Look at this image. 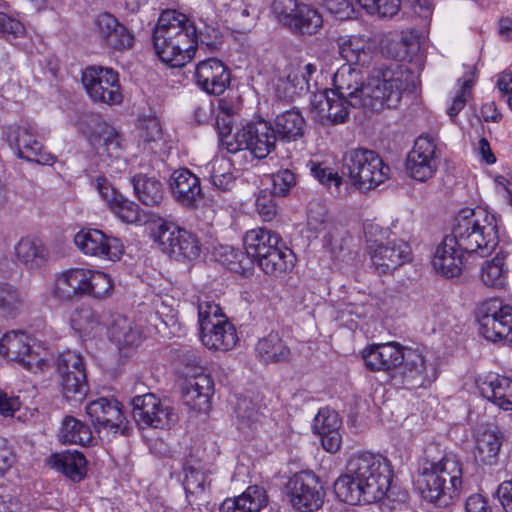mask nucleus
<instances>
[{
	"mask_svg": "<svg viewBox=\"0 0 512 512\" xmlns=\"http://www.w3.org/2000/svg\"><path fill=\"white\" fill-rule=\"evenodd\" d=\"M21 304L19 291L8 283H0V314L14 318L18 314Z\"/></svg>",
	"mask_w": 512,
	"mask_h": 512,
	"instance_id": "3c124183",
	"label": "nucleus"
},
{
	"mask_svg": "<svg viewBox=\"0 0 512 512\" xmlns=\"http://www.w3.org/2000/svg\"><path fill=\"white\" fill-rule=\"evenodd\" d=\"M63 394L68 400L81 401L89 391L86 369L77 370L74 375L60 381Z\"/></svg>",
	"mask_w": 512,
	"mask_h": 512,
	"instance_id": "8fccbe9b",
	"label": "nucleus"
},
{
	"mask_svg": "<svg viewBox=\"0 0 512 512\" xmlns=\"http://www.w3.org/2000/svg\"><path fill=\"white\" fill-rule=\"evenodd\" d=\"M409 77L410 73L403 64L382 63L370 72L360 87L354 89V100L372 112L397 108Z\"/></svg>",
	"mask_w": 512,
	"mask_h": 512,
	"instance_id": "7ed1b4c3",
	"label": "nucleus"
},
{
	"mask_svg": "<svg viewBox=\"0 0 512 512\" xmlns=\"http://www.w3.org/2000/svg\"><path fill=\"white\" fill-rule=\"evenodd\" d=\"M6 140L18 158L43 165H52L55 157L42 151L38 130L34 122L21 121L9 125L5 130Z\"/></svg>",
	"mask_w": 512,
	"mask_h": 512,
	"instance_id": "9b49d317",
	"label": "nucleus"
},
{
	"mask_svg": "<svg viewBox=\"0 0 512 512\" xmlns=\"http://www.w3.org/2000/svg\"><path fill=\"white\" fill-rule=\"evenodd\" d=\"M51 465L73 482H80L87 473V460L77 450H67L51 456Z\"/></svg>",
	"mask_w": 512,
	"mask_h": 512,
	"instance_id": "c9c22d12",
	"label": "nucleus"
},
{
	"mask_svg": "<svg viewBox=\"0 0 512 512\" xmlns=\"http://www.w3.org/2000/svg\"><path fill=\"white\" fill-rule=\"evenodd\" d=\"M25 33L26 29L23 23L0 12V35L10 40L23 37Z\"/></svg>",
	"mask_w": 512,
	"mask_h": 512,
	"instance_id": "052dcab7",
	"label": "nucleus"
},
{
	"mask_svg": "<svg viewBox=\"0 0 512 512\" xmlns=\"http://www.w3.org/2000/svg\"><path fill=\"white\" fill-rule=\"evenodd\" d=\"M334 493L336 498L345 504L350 505L352 499V476L349 474L341 475L334 482Z\"/></svg>",
	"mask_w": 512,
	"mask_h": 512,
	"instance_id": "69168bd1",
	"label": "nucleus"
},
{
	"mask_svg": "<svg viewBox=\"0 0 512 512\" xmlns=\"http://www.w3.org/2000/svg\"><path fill=\"white\" fill-rule=\"evenodd\" d=\"M220 262L234 273L247 276L252 273L254 264L246 249L233 246H221L219 251Z\"/></svg>",
	"mask_w": 512,
	"mask_h": 512,
	"instance_id": "c03bdc74",
	"label": "nucleus"
},
{
	"mask_svg": "<svg viewBox=\"0 0 512 512\" xmlns=\"http://www.w3.org/2000/svg\"><path fill=\"white\" fill-rule=\"evenodd\" d=\"M273 128L278 140L292 142L303 136L305 120L299 110L290 109L276 115Z\"/></svg>",
	"mask_w": 512,
	"mask_h": 512,
	"instance_id": "e433bc0d",
	"label": "nucleus"
},
{
	"mask_svg": "<svg viewBox=\"0 0 512 512\" xmlns=\"http://www.w3.org/2000/svg\"><path fill=\"white\" fill-rule=\"evenodd\" d=\"M503 441L504 434L497 427L486 428L479 432L476 437L474 450L476 461L483 465H496Z\"/></svg>",
	"mask_w": 512,
	"mask_h": 512,
	"instance_id": "7c9ffc66",
	"label": "nucleus"
},
{
	"mask_svg": "<svg viewBox=\"0 0 512 512\" xmlns=\"http://www.w3.org/2000/svg\"><path fill=\"white\" fill-rule=\"evenodd\" d=\"M0 354L33 373L45 371L50 367L48 348L24 332L6 333L0 339Z\"/></svg>",
	"mask_w": 512,
	"mask_h": 512,
	"instance_id": "0eeeda50",
	"label": "nucleus"
},
{
	"mask_svg": "<svg viewBox=\"0 0 512 512\" xmlns=\"http://www.w3.org/2000/svg\"><path fill=\"white\" fill-rule=\"evenodd\" d=\"M170 188L177 202L187 208L196 207L197 200L202 197L200 179L187 168L172 173Z\"/></svg>",
	"mask_w": 512,
	"mask_h": 512,
	"instance_id": "c85d7f7f",
	"label": "nucleus"
},
{
	"mask_svg": "<svg viewBox=\"0 0 512 512\" xmlns=\"http://www.w3.org/2000/svg\"><path fill=\"white\" fill-rule=\"evenodd\" d=\"M472 85L473 81L471 79L464 80L459 91L452 99V103L447 109V114L453 122H455L457 115L465 107L467 102V95L470 94L469 90Z\"/></svg>",
	"mask_w": 512,
	"mask_h": 512,
	"instance_id": "680f3d73",
	"label": "nucleus"
},
{
	"mask_svg": "<svg viewBox=\"0 0 512 512\" xmlns=\"http://www.w3.org/2000/svg\"><path fill=\"white\" fill-rule=\"evenodd\" d=\"M286 487L291 505L300 512L316 511L324 503V488L319 477L311 471L296 473Z\"/></svg>",
	"mask_w": 512,
	"mask_h": 512,
	"instance_id": "4468645a",
	"label": "nucleus"
},
{
	"mask_svg": "<svg viewBox=\"0 0 512 512\" xmlns=\"http://www.w3.org/2000/svg\"><path fill=\"white\" fill-rule=\"evenodd\" d=\"M340 425L338 413L327 407L320 408L313 419L312 431L320 438L323 448L328 452L335 453L341 446Z\"/></svg>",
	"mask_w": 512,
	"mask_h": 512,
	"instance_id": "cd10ccee",
	"label": "nucleus"
},
{
	"mask_svg": "<svg viewBox=\"0 0 512 512\" xmlns=\"http://www.w3.org/2000/svg\"><path fill=\"white\" fill-rule=\"evenodd\" d=\"M95 133L91 139L93 145H102L106 148H120V135L112 126L100 123L96 126Z\"/></svg>",
	"mask_w": 512,
	"mask_h": 512,
	"instance_id": "13d9d810",
	"label": "nucleus"
},
{
	"mask_svg": "<svg viewBox=\"0 0 512 512\" xmlns=\"http://www.w3.org/2000/svg\"><path fill=\"white\" fill-rule=\"evenodd\" d=\"M274 197L277 196L267 189L260 190L256 197V211L264 221H271L277 214V205Z\"/></svg>",
	"mask_w": 512,
	"mask_h": 512,
	"instance_id": "bf43d9fd",
	"label": "nucleus"
},
{
	"mask_svg": "<svg viewBox=\"0 0 512 512\" xmlns=\"http://www.w3.org/2000/svg\"><path fill=\"white\" fill-rule=\"evenodd\" d=\"M77 248L86 255L116 261L124 253V246L117 237L106 235L99 229H81L74 236Z\"/></svg>",
	"mask_w": 512,
	"mask_h": 512,
	"instance_id": "412c9836",
	"label": "nucleus"
},
{
	"mask_svg": "<svg viewBox=\"0 0 512 512\" xmlns=\"http://www.w3.org/2000/svg\"><path fill=\"white\" fill-rule=\"evenodd\" d=\"M265 490L258 486H249L235 498L225 499L219 506L220 512H259L267 505Z\"/></svg>",
	"mask_w": 512,
	"mask_h": 512,
	"instance_id": "72a5a7b5",
	"label": "nucleus"
},
{
	"mask_svg": "<svg viewBox=\"0 0 512 512\" xmlns=\"http://www.w3.org/2000/svg\"><path fill=\"white\" fill-rule=\"evenodd\" d=\"M255 351L257 357L264 363H277L289 359L290 349L277 333L271 332L259 339Z\"/></svg>",
	"mask_w": 512,
	"mask_h": 512,
	"instance_id": "58836bf2",
	"label": "nucleus"
},
{
	"mask_svg": "<svg viewBox=\"0 0 512 512\" xmlns=\"http://www.w3.org/2000/svg\"><path fill=\"white\" fill-rule=\"evenodd\" d=\"M93 24L96 39L103 47L115 51L129 50L133 47L135 42L133 32L113 14L100 13L94 18Z\"/></svg>",
	"mask_w": 512,
	"mask_h": 512,
	"instance_id": "4be33fe9",
	"label": "nucleus"
},
{
	"mask_svg": "<svg viewBox=\"0 0 512 512\" xmlns=\"http://www.w3.org/2000/svg\"><path fill=\"white\" fill-rule=\"evenodd\" d=\"M498 245L496 217L486 209H463L449 235L437 246L432 259L435 271L446 278L458 277L465 255L489 256Z\"/></svg>",
	"mask_w": 512,
	"mask_h": 512,
	"instance_id": "f257e3e1",
	"label": "nucleus"
},
{
	"mask_svg": "<svg viewBox=\"0 0 512 512\" xmlns=\"http://www.w3.org/2000/svg\"><path fill=\"white\" fill-rule=\"evenodd\" d=\"M306 166L310 174L320 185L329 190L334 188L338 196L346 195V193L342 191V186L344 185L343 178L330 166L329 162L309 160Z\"/></svg>",
	"mask_w": 512,
	"mask_h": 512,
	"instance_id": "a19ab883",
	"label": "nucleus"
},
{
	"mask_svg": "<svg viewBox=\"0 0 512 512\" xmlns=\"http://www.w3.org/2000/svg\"><path fill=\"white\" fill-rule=\"evenodd\" d=\"M479 277L486 287L501 289L507 284L508 269L504 257L497 254L493 259L482 263Z\"/></svg>",
	"mask_w": 512,
	"mask_h": 512,
	"instance_id": "a18cd8bd",
	"label": "nucleus"
},
{
	"mask_svg": "<svg viewBox=\"0 0 512 512\" xmlns=\"http://www.w3.org/2000/svg\"><path fill=\"white\" fill-rule=\"evenodd\" d=\"M186 376L187 379L182 391L183 402L193 410L206 411L209 408V399L213 393V380L202 370L191 375L186 372Z\"/></svg>",
	"mask_w": 512,
	"mask_h": 512,
	"instance_id": "bb28decb",
	"label": "nucleus"
},
{
	"mask_svg": "<svg viewBox=\"0 0 512 512\" xmlns=\"http://www.w3.org/2000/svg\"><path fill=\"white\" fill-rule=\"evenodd\" d=\"M89 269L73 268L63 272L55 281L53 295L59 300H70L87 294Z\"/></svg>",
	"mask_w": 512,
	"mask_h": 512,
	"instance_id": "c756f323",
	"label": "nucleus"
},
{
	"mask_svg": "<svg viewBox=\"0 0 512 512\" xmlns=\"http://www.w3.org/2000/svg\"><path fill=\"white\" fill-rule=\"evenodd\" d=\"M15 250L19 261L30 269L40 267L46 258L45 247L34 239L22 238Z\"/></svg>",
	"mask_w": 512,
	"mask_h": 512,
	"instance_id": "49530a36",
	"label": "nucleus"
},
{
	"mask_svg": "<svg viewBox=\"0 0 512 512\" xmlns=\"http://www.w3.org/2000/svg\"><path fill=\"white\" fill-rule=\"evenodd\" d=\"M438 169L437 145L429 134L420 135L407 155L406 170L419 182L431 179Z\"/></svg>",
	"mask_w": 512,
	"mask_h": 512,
	"instance_id": "a211bd4d",
	"label": "nucleus"
},
{
	"mask_svg": "<svg viewBox=\"0 0 512 512\" xmlns=\"http://www.w3.org/2000/svg\"><path fill=\"white\" fill-rule=\"evenodd\" d=\"M134 194L147 207L159 206L164 199L163 184L154 176L138 173L130 178Z\"/></svg>",
	"mask_w": 512,
	"mask_h": 512,
	"instance_id": "f704fd0d",
	"label": "nucleus"
},
{
	"mask_svg": "<svg viewBox=\"0 0 512 512\" xmlns=\"http://www.w3.org/2000/svg\"><path fill=\"white\" fill-rule=\"evenodd\" d=\"M153 238L164 253L177 261L194 260L201 252L197 236L172 221L161 219L153 230Z\"/></svg>",
	"mask_w": 512,
	"mask_h": 512,
	"instance_id": "6e6552de",
	"label": "nucleus"
},
{
	"mask_svg": "<svg viewBox=\"0 0 512 512\" xmlns=\"http://www.w3.org/2000/svg\"><path fill=\"white\" fill-rule=\"evenodd\" d=\"M404 350L397 342L372 344L362 351V360L370 371L388 372L400 365Z\"/></svg>",
	"mask_w": 512,
	"mask_h": 512,
	"instance_id": "a878e982",
	"label": "nucleus"
},
{
	"mask_svg": "<svg viewBox=\"0 0 512 512\" xmlns=\"http://www.w3.org/2000/svg\"><path fill=\"white\" fill-rule=\"evenodd\" d=\"M374 52V42L370 40H364L359 38L357 41L354 40V65L365 66L372 60Z\"/></svg>",
	"mask_w": 512,
	"mask_h": 512,
	"instance_id": "0e129e2a",
	"label": "nucleus"
},
{
	"mask_svg": "<svg viewBox=\"0 0 512 512\" xmlns=\"http://www.w3.org/2000/svg\"><path fill=\"white\" fill-rule=\"evenodd\" d=\"M272 124L260 119L247 123L234 134V142L227 143V151L236 154L242 150H248L258 159L267 157L274 151L277 142Z\"/></svg>",
	"mask_w": 512,
	"mask_h": 512,
	"instance_id": "9d476101",
	"label": "nucleus"
},
{
	"mask_svg": "<svg viewBox=\"0 0 512 512\" xmlns=\"http://www.w3.org/2000/svg\"><path fill=\"white\" fill-rule=\"evenodd\" d=\"M356 2L368 14L389 18L396 15L401 6V0H356Z\"/></svg>",
	"mask_w": 512,
	"mask_h": 512,
	"instance_id": "603ef678",
	"label": "nucleus"
},
{
	"mask_svg": "<svg viewBox=\"0 0 512 512\" xmlns=\"http://www.w3.org/2000/svg\"><path fill=\"white\" fill-rule=\"evenodd\" d=\"M394 379L405 389L426 387L437 378V369L425 355L418 350L405 349L403 360Z\"/></svg>",
	"mask_w": 512,
	"mask_h": 512,
	"instance_id": "dca6fc26",
	"label": "nucleus"
},
{
	"mask_svg": "<svg viewBox=\"0 0 512 512\" xmlns=\"http://www.w3.org/2000/svg\"><path fill=\"white\" fill-rule=\"evenodd\" d=\"M363 233L367 243V251L369 252L370 245L376 247L378 244H383L382 241L388 238V229H383L377 223L367 221L363 224Z\"/></svg>",
	"mask_w": 512,
	"mask_h": 512,
	"instance_id": "e2e57ef3",
	"label": "nucleus"
},
{
	"mask_svg": "<svg viewBox=\"0 0 512 512\" xmlns=\"http://www.w3.org/2000/svg\"><path fill=\"white\" fill-rule=\"evenodd\" d=\"M196 85L209 95L224 93L231 82V71L223 61L211 57L200 61L194 72Z\"/></svg>",
	"mask_w": 512,
	"mask_h": 512,
	"instance_id": "5701e85b",
	"label": "nucleus"
},
{
	"mask_svg": "<svg viewBox=\"0 0 512 512\" xmlns=\"http://www.w3.org/2000/svg\"><path fill=\"white\" fill-rule=\"evenodd\" d=\"M70 321L72 328L83 337H95L103 329L99 314L88 306L77 308Z\"/></svg>",
	"mask_w": 512,
	"mask_h": 512,
	"instance_id": "79ce46f5",
	"label": "nucleus"
},
{
	"mask_svg": "<svg viewBox=\"0 0 512 512\" xmlns=\"http://www.w3.org/2000/svg\"><path fill=\"white\" fill-rule=\"evenodd\" d=\"M237 427L241 431L252 429L260 419V411L257 404L247 398L239 397L235 406Z\"/></svg>",
	"mask_w": 512,
	"mask_h": 512,
	"instance_id": "de8ad7c7",
	"label": "nucleus"
},
{
	"mask_svg": "<svg viewBox=\"0 0 512 512\" xmlns=\"http://www.w3.org/2000/svg\"><path fill=\"white\" fill-rule=\"evenodd\" d=\"M333 86L334 89L328 90L329 92L352 98V63L348 60L335 72Z\"/></svg>",
	"mask_w": 512,
	"mask_h": 512,
	"instance_id": "6e6d98bb",
	"label": "nucleus"
},
{
	"mask_svg": "<svg viewBox=\"0 0 512 512\" xmlns=\"http://www.w3.org/2000/svg\"><path fill=\"white\" fill-rule=\"evenodd\" d=\"M295 256L289 248L276 244L255 260L259 268L269 276L281 277L294 267Z\"/></svg>",
	"mask_w": 512,
	"mask_h": 512,
	"instance_id": "2f4dec72",
	"label": "nucleus"
},
{
	"mask_svg": "<svg viewBox=\"0 0 512 512\" xmlns=\"http://www.w3.org/2000/svg\"><path fill=\"white\" fill-rule=\"evenodd\" d=\"M210 471L195 459H186L182 466L181 480L188 504L198 512H210L214 509L210 495Z\"/></svg>",
	"mask_w": 512,
	"mask_h": 512,
	"instance_id": "f8f14e48",
	"label": "nucleus"
},
{
	"mask_svg": "<svg viewBox=\"0 0 512 512\" xmlns=\"http://www.w3.org/2000/svg\"><path fill=\"white\" fill-rule=\"evenodd\" d=\"M272 10L278 21L295 33L315 34L323 23L315 8L296 0H274Z\"/></svg>",
	"mask_w": 512,
	"mask_h": 512,
	"instance_id": "ddd939ff",
	"label": "nucleus"
},
{
	"mask_svg": "<svg viewBox=\"0 0 512 512\" xmlns=\"http://www.w3.org/2000/svg\"><path fill=\"white\" fill-rule=\"evenodd\" d=\"M272 190L277 197H285L296 185V175L289 169H282L271 175Z\"/></svg>",
	"mask_w": 512,
	"mask_h": 512,
	"instance_id": "4d7b16f0",
	"label": "nucleus"
},
{
	"mask_svg": "<svg viewBox=\"0 0 512 512\" xmlns=\"http://www.w3.org/2000/svg\"><path fill=\"white\" fill-rule=\"evenodd\" d=\"M110 208L125 223L132 224L141 221L139 205L125 198L122 194L118 196Z\"/></svg>",
	"mask_w": 512,
	"mask_h": 512,
	"instance_id": "5fc2aeb1",
	"label": "nucleus"
},
{
	"mask_svg": "<svg viewBox=\"0 0 512 512\" xmlns=\"http://www.w3.org/2000/svg\"><path fill=\"white\" fill-rule=\"evenodd\" d=\"M368 254L375 271L388 274L410 260L411 248L403 240H394L376 247L370 245Z\"/></svg>",
	"mask_w": 512,
	"mask_h": 512,
	"instance_id": "b1692460",
	"label": "nucleus"
},
{
	"mask_svg": "<svg viewBox=\"0 0 512 512\" xmlns=\"http://www.w3.org/2000/svg\"><path fill=\"white\" fill-rule=\"evenodd\" d=\"M421 497L437 507L456 502L463 486V468L457 455L445 453L440 459L426 460L418 477Z\"/></svg>",
	"mask_w": 512,
	"mask_h": 512,
	"instance_id": "20e7f679",
	"label": "nucleus"
},
{
	"mask_svg": "<svg viewBox=\"0 0 512 512\" xmlns=\"http://www.w3.org/2000/svg\"><path fill=\"white\" fill-rule=\"evenodd\" d=\"M352 98L324 90L314 95L311 102L313 112L322 122L325 120L332 124L344 123L350 113Z\"/></svg>",
	"mask_w": 512,
	"mask_h": 512,
	"instance_id": "393cba45",
	"label": "nucleus"
},
{
	"mask_svg": "<svg viewBox=\"0 0 512 512\" xmlns=\"http://www.w3.org/2000/svg\"><path fill=\"white\" fill-rule=\"evenodd\" d=\"M153 45L160 60L171 67H182L195 55L197 28L185 14L163 11L153 31Z\"/></svg>",
	"mask_w": 512,
	"mask_h": 512,
	"instance_id": "f03ea898",
	"label": "nucleus"
},
{
	"mask_svg": "<svg viewBox=\"0 0 512 512\" xmlns=\"http://www.w3.org/2000/svg\"><path fill=\"white\" fill-rule=\"evenodd\" d=\"M484 398L491 401L500 409L512 410V380L505 376L491 375L480 385Z\"/></svg>",
	"mask_w": 512,
	"mask_h": 512,
	"instance_id": "473e14b6",
	"label": "nucleus"
},
{
	"mask_svg": "<svg viewBox=\"0 0 512 512\" xmlns=\"http://www.w3.org/2000/svg\"><path fill=\"white\" fill-rule=\"evenodd\" d=\"M198 323L200 339L205 347L228 351L236 345L238 341L236 329L215 302L199 303Z\"/></svg>",
	"mask_w": 512,
	"mask_h": 512,
	"instance_id": "423d86ee",
	"label": "nucleus"
},
{
	"mask_svg": "<svg viewBox=\"0 0 512 512\" xmlns=\"http://www.w3.org/2000/svg\"><path fill=\"white\" fill-rule=\"evenodd\" d=\"M389 167L369 149L354 150V189L361 192L375 189L388 177Z\"/></svg>",
	"mask_w": 512,
	"mask_h": 512,
	"instance_id": "6ab92c4d",
	"label": "nucleus"
},
{
	"mask_svg": "<svg viewBox=\"0 0 512 512\" xmlns=\"http://www.w3.org/2000/svg\"><path fill=\"white\" fill-rule=\"evenodd\" d=\"M87 294L97 299L109 295L113 289V282L109 275L101 271L89 270Z\"/></svg>",
	"mask_w": 512,
	"mask_h": 512,
	"instance_id": "864d4df0",
	"label": "nucleus"
},
{
	"mask_svg": "<svg viewBox=\"0 0 512 512\" xmlns=\"http://www.w3.org/2000/svg\"><path fill=\"white\" fill-rule=\"evenodd\" d=\"M59 438L63 443L81 446H87L93 441L90 427L72 416L64 418Z\"/></svg>",
	"mask_w": 512,
	"mask_h": 512,
	"instance_id": "37998d69",
	"label": "nucleus"
},
{
	"mask_svg": "<svg viewBox=\"0 0 512 512\" xmlns=\"http://www.w3.org/2000/svg\"><path fill=\"white\" fill-rule=\"evenodd\" d=\"M215 128L217 130L221 145L227 149V143L234 142V135L231 136L233 118L217 114L215 118Z\"/></svg>",
	"mask_w": 512,
	"mask_h": 512,
	"instance_id": "338daca9",
	"label": "nucleus"
},
{
	"mask_svg": "<svg viewBox=\"0 0 512 512\" xmlns=\"http://www.w3.org/2000/svg\"><path fill=\"white\" fill-rule=\"evenodd\" d=\"M479 333L491 342L512 343V306L498 298L481 303L477 312Z\"/></svg>",
	"mask_w": 512,
	"mask_h": 512,
	"instance_id": "1a4fd4ad",
	"label": "nucleus"
},
{
	"mask_svg": "<svg viewBox=\"0 0 512 512\" xmlns=\"http://www.w3.org/2000/svg\"><path fill=\"white\" fill-rule=\"evenodd\" d=\"M392 477L390 463L385 457L370 452L354 457L357 504H372L390 498Z\"/></svg>",
	"mask_w": 512,
	"mask_h": 512,
	"instance_id": "39448f33",
	"label": "nucleus"
},
{
	"mask_svg": "<svg viewBox=\"0 0 512 512\" xmlns=\"http://www.w3.org/2000/svg\"><path fill=\"white\" fill-rule=\"evenodd\" d=\"M122 408L118 400L100 397L87 404L86 414L98 433L107 431L123 434L127 429V420Z\"/></svg>",
	"mask_w": 512,
	"mask_h": 512,
	"instance_id": "aec40b11",
	"label": "nucleus"
},
{
	"mask_svg": "<svg viewBox=\"0 0 512 512\" xmlns=\"http://www.w3.org/2000/svg\"><path fill=\"white\" fill-rule=\"evenodd\" d=\"M465 512H492V509L484 496L472 494L466 499Z\"/></svg>",
	"mask_w": 512,
	"mask_h": 512,
	"instance_id": "774afa93",
	"label": "nucleus"
},
{
	"mask_svg": "<svg viewBox=\"0 0 512 512\" xmlns=\"http://www.w3.org/2000/svg\"><path fill=\"white\" fill-rule=\"evenodd\" d=\"M48 357L50 358V364L55 365L60 381L66 379L67 376L74 375L77 370L85 368L82 355L76 351H64L56 359L51 357L50 354Z\"/></svg>",
	"mask_w": 512,
	"mask_h": 512,
	"instance_id": "09e8293b",
	"label": "nucleus"
},
{
	"mask_svg": "<svg viewBox=\"0 0 512 512\" xmlns=\"http://www.w3.org/2000/svg\"><path fill=\"white\" fill-rule=\"evenodd\" d=\"M132 407L134 420L143 428L165 429L177 421L173 409L152 393L134 397Z\"/></svg>",
	"mask_w": 512,
	"mask_h": 512,
	"instance_id": "f3484780",
	"label": "nucleus"
},
{
	"mask_svg": "<svg viewBox=\"0 0 512 512\" xmlns=\"http://www.w3.org/2000/svg\"><path fill=\"white\" fill-rule=\"evenodd\" d=\"M109 337L119 350H122L125 347L138 345L141 333L132 320L123 315H117L109 328Z\"/></svg>",
	"mask_w": 512,
	"mask_h": 512,
	"instance_id": "ea45409f",
	"label": "nucleus"
},
{
	"mask_svg": "<svg viewBox=\"0 0 512 512\" xmlns=\"http://www.w3.org/2000/svg\"><path fill=\"white\" fill-rule=\"evenodd\" d=\"M276 244H281V237L266 228L259 227L249 230L243 237L244 249L252 258L253 264L260 254L270 251Z\"/></svg>",
	"mask_w": 512,
	"mask_h": 512,
	"instance_id": "4c0bfd02",
	"label": "nucleus"
},
{
	"mask_svg": "<svg viewBox=\"0 0 512 512\" xmlns=\"http://www.w3.org/2000/svg\"><path fill=\"white\" fill-rule=\"evenodd\" d=\"M82 84L94 102L115 105L122 101L118 73L112 68L87 67L82 74Z\"/></svg>",
	"mask_w": 512,
	"mask_h": 512,
	"instance_id": "2eb2a0df",
	"label": "nucleus"
}]
</instances>
